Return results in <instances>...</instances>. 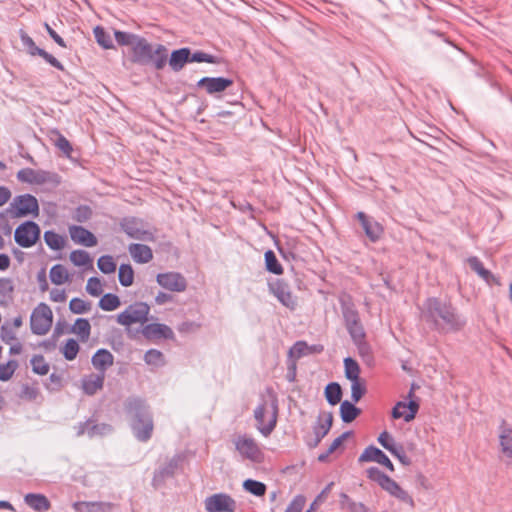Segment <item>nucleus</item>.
I'll list each match as a JSON object with an SVG mask.
<instances>
[{"label": "nucleus", "mask_w": 512, "mask_h": 512, "mask_svg": "<svg viewBox=\"0 0 512 512\" xmlns=\"http://www.w3.org/2000/svg\"><path fill=\"white\" fill-rule=\"evenodd\" d=\"M421 316L431 330L440 334L459 332L466 325L457 308L450 301L438 297H428L424 301Z\"/></svg>", "instance_id": "1"}, {"label": "nucleus", "mask_w": 512, "mask_h": 512, "mask_svg": "<svg viewBox=\"0 0 512 512\" xmlns=\"http://www.w3.org/2000/svg\"><path fill=\"white\" fill-rule=\"evenodd\" d=\"M130 427L139 442H148L153 434L154 421L149 405L139 397H129L124 404Z\"/></svg>", "instance_id": "2"}, {"label": "nucleus", "mask_w": 512, "mask_h": 512, "mask_svg": "<svg viewBox=\"0 0 512 512\" xmlns=\"http://www.w3.org/2000/svg\"><path fill=\"white\" fill-rule=\"evenodd\" d=\"M169 50L161 44L150 43L145 37L138 43L134 55H130L129 60L139 66L150 67L153 70H163L168 61Z\"/></svg>", "instance_id": "3"}, {"label": "nucleus", "mask_w": 512, "mask_h": 512, "mask_svg": "<svg viewBox=\"0 0 512 512\" xmlns=\"http://www.w3.org/2000/svg\"><path fill=\"white\" fill-rule=\"evenodd\" d=\"M367 478L376 482L384 491L401 502L414 507V500L394 479L381 471L378 467H370L366 470Z\"/></svg>", "instance_id": "4"}, {"label": "nucleus", "mask_w": 512, "mask_h": 512, "mask_svg": "<svg viewBox=\"0 0 512 512\" xmlns=\"http://www.w3.org/2000/svg\"><path fill=\"white\" fill-rule=\"evenodd\" d=\"M269 406L271 408V417L267 424L264 423L265 413L267 412L268 402L263 400L254 410V418L257 421V429L259 432L267 437L276 427L278 418V399L275 393H270Z\"/></svg>", "instance_id": "5"}, {"label": "nucleus", "mask_w": 512, "mask_h": 512, "mask_svg": "<svg viewBox=\"0 0 512 512\" xmlns=\"http://www.w3.org/2000/svg\"><path fill=\"white\" fill-rule=\"evenodd\" d=\"M333 413L321 412L312 426L313 433L304 435L303 440L309 449L316 448L329 433L333 425Z\"/></svg>", "instance_id": "6"}, {"label": "nucleus", "mask_w": 512, "mask_h": 512, "mask_svg": "<svg viewBox=\"0 0 512 512\" xmlns=\"http://www.w3.org/2000/svg\"><path fill=\"white\" fill-rule=\"evenodd\" d=\"M17 179L22 183L30 185H44L49 184L57 187L61 183V177L58 173L42 170L23 168L17 172Z\"/></svg>", "instance_id": "7"}, {"label": "nucleus", "mask_w": 512, "mask_h": 512, "mask_svg": "<svg viewBox=\"0 0 512 512\" xmlns=\"http://www.w3.org/2000/svg\"><path fill=\"white\" fill-rule=\"evenodd\" d=\"M8 212L12 218H22L28 215L37 217L39 215L38 200L29 193L15 196L9 205Z\"/></svg>", "instance_id": "8"}, {"label": "nucleus", "mask_w": 512, "mask_h": 512, "mask_svg": "<svg viewBox=\"0 0 512 512\" xmlns=\"http://www.w3.org/2000/svg\"><path fill=\"white\" fill-rule=\"evenodd\" d=\"M74 429L77 437L87 435L91 439L106 436L113 431L112 425L99 421V415L97 412H94L85 421L79 422L74 426Z\"/></svg>", "instance_id": "9"}, {"label": "nucleus", "mask_w": 512, "mask_h": 512, "mask_svg": "<svg viewBox=\"0 0 512 512\" xmlns=\"http://www.w3.org/2000/svg\"><path fill=\"white\" fill-rule=\"evenodd\" d=\"M53 324V313L46 303H40L30 317V329L35 335H45Z\"/></svg>", "instance_id": "10"}, {"label": "nucleus", "mask_w": 512, "mask_h": 512, "mask_svg": "<svg viewBox=\"0 0 512 512\" xmlns=\"http://www.w3.org/2000/svg\"><path fill=\"white\" fill-rule=\"evenodd\" d=\"M40 233L41 230L39 225L34 221L28 220L16 228L14 239L19 246L29 248L34 246L39 240Z\"/></svg>", "instance_id": "11"}, {"label": "nucleus", "mask_w": 512, "mask_h": 512, "mask_svg": "<svg viewBox=\"0 0 512 512\" xmlns=\"http://www.w3.org/2000/svg\"><path fill=\"white\" fill-rule=\"evenodd\" d=\"M235 449L239 454L254 463L262 462L264 455L256 441L246 434L238 436L234 440Z\"/></svg>", "instance_id": "12"}, {"label": "nucleus", "mask_w": 512, "mask_h": 512, "mask_svg": "<svg viewBox=\"0 0 512 512\" xmlns=\"http://www.w3.org/2000/svg\"><path fill=\"white\" fill-rule=\"evenodd\" d=\"M183 460L184 456L182 454H175L163 466L156 469L151 481L152 486L154 488H160L165 484L167 479L174 477Z\"/></svg>", "instance_id": "13"}, {"label": "nucleus", "mask_w": 512, "mask_h": 512, "mask_svg": "<svg viewBox=\"0 0 512 512\" xmlns=\"http://www.w3.org/2000/svg\"><path fill=\"white\" fill-rule=\"evenodd\" d=\"M270 293L286 308L295 310L297 306L296 298L292 295L289 284L284 279H275L268 283Z\"/></svg>", "instance_id": "14"}, {"label": "nucleus", "mask_w": 512, "mask_h": 512, "mask_svg": "<svg viewBox=\"0 0 512 512\" xmlns=\"http://www.w3.org/2000/svg\"><path fill=\"white\" fill-rule=\"evenodd\" d=\"M414 396V385H412L408 397L410 398L409 402L406 403L404 401H399L393 407L391 415L394 419L403 418L405 422H410L415 419L420 404L418 399H412Z\"/></svg>", "instance_id": "15"}, {"label": "nucleus", "mask_w": 512, "mask_h": 512, "mask_svg": "<svg viewBox=\"0 0 512 512\" xmlns=\"http://www.w3.org/2000/svg\"><path fill=\"white\" fill-rule=\"evenodd\" d=\"M207 512H234L236 501L226 493H216L207 497L204 501Z\"/></svg>", "instance_id": "16"}, {"label": "nucleus", "mask_w": 512, "mask_h": 512, "mask_svg": "<svg viewBox=\"0 0 512 512\" xmlns=\"http://www.w3.org/2000/svg\"><path fill=\"white\" fill-rule=\"evenodd\" d=\"M233 83L230 78L205 76L197 82L196 87L205 90L211 96L218 97V94L227 90Z\"/></svg>", "instance_id": "17"}, {"label": "nucleus", "mask_w": 512, "mask_h": 512, "mask_svg": "<svg viewBox=\"0 0 512 512\" xmlns=\"http://www.w3.org/2000/svg\"><path fill=\"white\" fill-rule=\"evenodd\" d=\"M156 281L164 289L173 292H183L187 288L186 278L179 272L159 273Z\"/></svg>", "instance_id": "18"}, {"label": "nucleus", "mask_w": 512, "mask_h": 512, "mask_svg": "<svg viewBox=\"0 0 512 512\" xmlns=\"http://www.w3.org/2000/svg\"><path fill=\"white\" fill-rule=\"evenodd\" d=\"M356 218L360 222L366 237L372 242H378L383 234L384 227L376 220L368 217L364 212L360 211L356 214Z\"/></svg>", "instance_id": "19"}, {"label": "nucleus", "mask_w": 512, "mask_h": 512, "mask_svg": "<svg viewBox=\"0 0 512 512\" xmlns=\"http://www.w3.org/2000/svg\"><path fill=\"white\" fill-rule=\"evenodd\" d=\"M358 461L360 463L363 462H376L382 466H384L386 469H388L390 472H394L395 468L391 460L388 458V456L378 447L374 445H369L364 449V451L361 453V455L358 458Z\"/></svg>", "instance_id": "20"}, {"label": "nucleus", "mask_w": 512, "mask_h": 512, "mask_svg": "<svg viewBox=\"0 0 512 512\" xmlns=\"http://www.w3.org/2000/svg\"><path fill=\"white\" fill-rule=\"evenodd\" d=\"M143 336L148 340L173 339V330L162 323H150L144 326L142 330Z\"/></svg>", "instance_id": "21"}, {"label": "nucleus", "mask_w": 512, "mask_h": 512, "mask_svg": "<svg viewBox=\"0 0 512 512\" xmlns=\"http://www.w3.org/2000/svg\"><path fill=\"white\" fill-rule=\"evenodd\" d=\"M338 300L341 308L344 325L360 318L359 311L356 308V305L350 294L342 293L340 294Z\"/></svg>", "instance_id": "22"}, {"label": "nucleus", "mask_w": 512, "mask_h": 512, "mask_svg": "<svg viewBox=\"0 0 512 512\" xmlns=\"http://www.w3.org/2000/svg\"><path fill=\"white\" fill-rule=\"evenodd\" d=\"M71 239L78 244L86 247L97 245V237L83 226L73 225L69 228Z\"/></svg>", "instance_id": "23"}, {"label": "nucleus", "mask_w": 512, "mask_h": 512, "mask_svg": "<svg viewBox=\"0 0 512 512\" xmlns=\"http://www.w3.org/2000/svg\"><path fill=\"white\" fill-rule=\"evenodd\" d=\"M469 267L488 285L500 284L499 279L488 269H486L482 261L477 256H470L467 259Z\"/></svg>", "instance_id": "24"}, {"label": "nucleus", "mask_w": 512, "mask_h": 512, "mask_svg": "<svg viewBox=\"0 0 512 512\" xmlns=\"http://www.w3.org/2000/svg\"><path fill=\"white\" fill-rule=\"evenodd\" d=\"M120 227L128 237L133 239L142 240L148 234L146 230L140 227L139 220L135 217H124L120 221Z\"/></svg>", "instance_id": "25"}, {"label": "nucleus", "mask_w": 512, "mask_h": 512, "mask_svg": "<svg viewBox=\"0 0 512 512\" xmlns=\"http://www.w3.org/2000/svg\"><path fill=\"white\" fill-rule=\"evenodd\" d=\"M189 47H182L179 49L173 50L170 55H168V61L170 68L174 72L181 71L186 64L189 63Z\"/></svg>", "instance_id": "26"}, {"label": "nucleus", "mask_w": 512, "mask_h": 512, "mask_svg": "<svg viewBox=\"0 0 512 512\" xmlns=\"http://www.w3.org/2000/svg\"><path fill=\"white\" fill-rule=\"evenodd\" d=\"M324 346L321 344L308 345L305 341H297L289 350L292 357L301 358L310 354H319L323 352Z\"/></svg>", "instance_id": "27"}, {"label": "nucleus", "mask_w": 512, "mask_h": 512, "mask_svg": "<svg viewBox=\"0 0 512 512\" xmlns=\"http://www.w3.org/2000/svg\"><path fill=\"white\" fill-rule=\"evenodd\" d=\"M128 251L133 260L140 264L148 263L153 258L152 249L146 244L132 243L129 245Z\"/></svg>", "instance_id": "28"}, {"label": "nucleus", "mask_w": 512, "mask_h": 512, "mask_svg": "<svg viewBox=\"0 0 512 512\" xmlns=\"http://www.w3.org/2000/svg\"><path fill=\"white\" fill-rule=\"evenodd\" d=\"M113 360L114 357L112 353L107 349L101 348L92 356L91 362L92 365L100 371L99 373L105 375V371L113 365Z\"/></svg>", "instance_id": "29"}, {"label": "nucleus", "mask_w": 512, "mask_h": 512, "mask_svg": "<svg viewBox=\"0 0 512 512\" xmlns=\"http://www.w3.org/2000/svg\"><path fill=\"white\" fill-rule=\"evenodd\" d=\"M24 502L37 512H45L51 508L50 500L40 493H28L24 496Z\"/></svg>", "instance_id": "30"}, {"label": "nucleus", "mask_w": 512, "mask_h": 512, "mask_svg": "<svg viewBox=\"0 0 512 512\" xmlns=\"http://www.w3.org/2000/svg\"><path fill=\"white\" fill-rule=\"evenodd\" d=\"M114 37L118 45L130 47V55H134L135 48L138 46V43L142 41V39L144 38L138 34L120 30L114 31Z\"/></svg>", "instance_id": "31"}, {"label": "nucleus", "mask_w": 512, "mask_h": 512, "mask_svg": "<svg viewBox=\"0 0 512 512\" xmlns=\"http://www.w3.org/2000/svg\"><path fill=\"white\" fill-rule=\"evenodd\" d=\"M500 446L502 452L508 456L512 457V428L507 424L506 420H502L500 424Z\"/></svg>", "instance_id": "32"}, {"label": "nucleus", "mask_w": 512, "mask_h": 512, "mask_svg": "<svg viewBox=\"0 0 512 512\" xmlns=\"http://www.w3.org/2000/svg\"><path fill=\"white\" fill-rule=\"evenodd\" d=\"M49 138L53 142V144L63 152V154L70 158L71 153L73 152V147L69 140L57 129H52L49 131Z\"/></svg>", "instance_id": "33"}, {"label": "nucleus", "mask_w": 512, "mask_h": 512, "mask_svg": "<svg viewBox=\"0 0 512 512\" xmlns=\"http://www.w3.org/2000/svg\"><path fill=\"white\" fill-rule=\"evenodd\" d=\"M134 323H145L148 321L150 306L146 302H136L127 307Z\"/></svg>", "instance_id": "34"}, {"label": "nucleus", "mask_w": 512, "mask_h": 512, "mask_svg": "<svg viewBox=\"0 0 512 512\" xmlns=\"http://www.w3.org/2000/svg\"><path fill=\"white\" fill-rule=\"evenodd\" d=\"M70 333H74L82 342L88 341L91 334V325L86 318H77L75 323L69 329Z\"/></svg>", "instance_id": "35"}, {"label": "nucleus", "mask_w": 512, "mask_h": 512, "mask_svg": "<svg viewBox=\"0 0 512 512\" xmlns=\"http://www.w3.org/2000/svg\"><path fill=\"white\" fill-rule=\"evenodd\" d=\"M339 410L344 423H351L361 414V409L356 407L354 402L348 400L341 402Z\"/></svg>", "instance_id": "36"}, {"label": "nucleus", "mask_w": 512, "mask_h": 512, "mask_svg": "<svg viewBox=\"0 0 512 512\" xmlns=\"http://www.w3.org/2000/svg\"><path fill=\"white\" fill-rule=\"evenodd\" d=\"M105 375L103 373L91 374L83 382V389L86 394L94 395L103 388Z\"/></svg>", "instance_id": "37"}, {"label": "nucleus", "mask_w": 512, "mask_h": 512, "mask_svg": "<svg viewBox=\"0 0 512 512\" xmlns=\"http://www.w3.org/2000/svg\"><path fill=\"white\" fill-rule=\"evenodd\" d=\"M264 263L267 272L281 275L284 272L283 266L278 261L273 250L269 249L264 253Z\"/></svg>", "instance_id": "38"}, {"label": "nucleus", "mask_w": 512, "mask_h": 512, "mask_svg": "<svg viewBox=\"0 0 512 512\" xmlns=\"http://www.w3.org/2000/svg\"><path fill=\"white\" fill-rule=\"evenodd\" d=\"M324 395L327 400V402L334 406L338 404L341 401L343 392L342 388L339 383L337 382H330L326 385L324 390Z\"/></svg>", "instance_id": "39"}, {"label": "nucleus", "mask_w": 512, "mask_h": 512, "mask_svg": "<svg viewBox=\"0 0 512 512\" xmlns=\"http://www.w3.org/2000/svg\"><path fill=\"white\" fill-rule=\"evenodd\" d=\"M353 434V431H345L340 436L335 438L325 452L318 455V461L324 463L328 460V457L334 453L349 436Z\"/></svg>", "instance_id": "40"}, {"label": "nucleus", "mask_w": 512, "mask_h": 512, "mask_svg": "<svg viewBox=\"0 0 512 512\" xmlns=\"http://www.w3.org/2000/svg\"><path fill=\"white\" fill-rule=\"evenodd\" d=\"M189 63H210V64H218L220 62V58L206 53L202 50H196L195 52H192L189 48Z\"/></svg>", "instance_id": "41"}, {"label": "nucleus", "mask_w": 512, "mask_h": 512, "mask_svg": "<svg viewBox=\"0 0 512 512\" xmlns=\"http://www.w3.org/2000/svg\"><path fill=\"white\" fill-rule=\"evenodd\" d=\"M70 260L75 266L93 267V260L85 250L77 249L70 253Z\"/></svg>", "instance_id": "42"}, {"label": "nucleus", "mask_w": 512, "mask_h": 512, "mask_svg": "<svg viewBox=\"0 0 512 512\" xmlns=\"http://www.w3.org/2000/svg\"><path fill=\"white\" fill-rule=\"evenodd\" d=\"M360 366L358 362L351 358L347 357L344 359V372L345 377L350 381L360 380Z\"/></svg>", "instance_id": "43"}, {"label": "nucleus", "mask_w": 512, "mask_h": 512, "mask_svg": "<svg viewBox=\"0 0 512 512\" xmlns=\"http://www.w3.org/2000/svg\"><path fill=\"white\" fill-rule=\"evenodd\" d=\"M121 305L120 298L113 293L104 294L99 302L98 306L104 311H114Z\"/></svg>", "instance_id": "44"}, {"label": "nucleus", "mask_w": 512, "mask_h": 512, "mask_svg": "<svg viewBox=\"0 0 512 512\" xmlns=\"http://www.w3.org/2000/svg\"><path fill=\"white\" fill-rule=\"evenodd\" d=\"M243 489L254 496L262 497L265 495L267 486L265 483L254 480V479H246L243 482Z\"/></svg>", "instance_id": "45"}, {"label": "nucleus", "mask_w": 512, "mask_h": 512, "mask_svg": "<svg viewBox=\"0 0 512 512\" xmlns=\"http://www.w3.org/2000/svg\"><path fill=\"white\" fill-rule=\"evenodd\" d=\"M44 241L52 250H61L65 245V239L53 230L45 231Z\"/></svg>", "instance_id": "46"}, {"label": "nucleus", "mask_w": 512, "mask_h": 512, "mask_svg": "<svg viewBox=\"0 0 512 512\" xmlns=\"http://www.w3.org/2000/svg\"><path fill=\"white\" fill-rule=\"evenodd\" d=\"M14 291L13 281L10 278H0V305L6 306Z\"/></svg>", "instance_id": "47"}, {"label": "nucleus", "mask_w": 512, "mask_h": 512, "mask_svg": "<svg viewBox=\"0 0 512 512\" xmlns=\"http://www.w3.org/2000/svg\"><path fill=\"white\" fill-rule=\"evenodd\" d=\"M118 279L122 286L129 287L134 282V270L130 264L122 263L118 271Z\"/></svg>", "instance_id": "48"}, {"label": "nucleus", "mask_w": 512, "mask_h": 512, "mask_svg": "<svg viewBox=\"0 0 512 512\" xmlns=\"http://www.w3.org/2000/svg\"><path fill=\"white\" fill-rule=\"evenodd\" d=\"M49 277L52 283L61 285L69 279V274L63 265L56 264L50 269Z\"/></svg>", "instance_id": "49"}, {"label": "nucleus", "mask_w": 512, "mask_h": 512, "mask_svg": "<svg viewBox=\"0 0 512 512\" xmlns=\"http://www.w3.org/2000/svg\"><path fill=\"white\" fill-rule=\"evenodd\" d=\"M96 42L103 49H113L114 44L109 33L101 26H96L93 30Z\"/></svg>", "instance_id": "50"}, {"label": "nucleus", "mask_w": 512, "mask_h": 512, "mask_svg": "<svg viewBox=\"0 0 512 512\" xmlns=\"http://www.w3.org/2000/svg\"><path fill=\"white\" fill-rule=\"evenodd\" d=\"M345 327L352 340L366 338V332L361 322V318L347 323Z\"/></svg>", "instance_id": "51"}, {"label": "nucleus", "mask_w": 512, "mask_h": 512, "mask_svg": "<svg viewBox=\"0 0 512 512\" xmlns=\"http://www.w3.org/2000/svg\"><path fill=\"white\" fill-rule=\"evenodd\" d=\"M32 371L38 375H46L49 372L50 366L45 361L43 355H34L30 360Z\"/></svg>", "instance_id": "52"}, {"label": "nucleus", "mask_w": 512, "mask_h": 512, "mask_svg": "<svg viewBox=\"0 0 512 512\" xmlns=\"http://www.w3.org/2000/svg\"><path fill=\"white\" fill-rule=\"evenodd\" d=\"M79 350L80 346L78 342L75 339L70 338L64 344L62 348V353L66 360L72 361L77 357Z\"/></svg>", "instance_id": "53"}, {"label": "nucleus", "mask_w": 512, "mask_h": 512, "mask_svg": "<svg viewBox=\"0 0 512 512\" xmlns=\"http://www.w3.org/2000/svg\"><path fill=\"white\" fill-rule=\"evenodd\" d=\"M97 266L104 274L114 273L116 270V262L110 255H102L98 258Z\"/></svg>", "instance_id": "54"}, {"label": "nucleus", "mask_w": 512, "mask_h": 512, "mask_svg": "<svg viewBox=\"0 0 512 512\" xmlns=\"http://www.w3.org/2000/svg\"><path fill=\"white\" fill-rule=\"evenodd\" d=\"M91 309V303L79 297H74L69 302V310L74 314H83Z\"/></svg>", "instance_id": "55"}, {"label": "nucleus", "mask_w": 512, "mask_h": 512, "mask_svg": "<svg viewBox=\"0 0 512 512\" xmlns=\"http://www.w3.org/2000/svg\"><path fill=\"white\" fill-rule=\"evenodd\" d=\"M366 392L367 389L364 380L351 381V399L354 403L359 402Z\"/></svg>", "instance_id": "56"}, {"label": "nucleus", "mask_w": 512, "mask_h": 512, "mask_svg": "<svg viewBox=\"0 0 512 512\" xmlns=\"http://www.w3.org/2000/svg\"><path fill=\"white\" fill-rule=\"evenodd\" d=\"M18 368V362L16 360H9L5 364H0V381L6 382L10 380Z\"/></svg>", "instance_id": "57"}, {"label": "nucleus", "mask_w": 512, "mask_h": 512, "mask_svg": "<svg viewBox=\"0 0 512 512\" xmlns=\"http://www.w3.org/2000/svg\"><path fill=\"white\" fill-rule=\"evenodd\" d=\"M144 361L156 367L163 366L165 363L163 353L157 349L148 350L144 355Z\"/></svg>", "instance_id": "58"}, {"label": "nucleus", "mask_w": 512, "mask_h": 512, "mask_svg": "<svg viewBox=\"0 0 512 512\" xmlns=\"http://www.w3.org/2000/svg\"><path fill=\"white\" fill-rule=\"evenodd\" d=\"M356 345L359 355L367 362L373 359L372 350L370 344L366 341V338L352 340Z\"/></svg>", "instance_id": "59"}, {"label": "nucleus", "mask_w": 512, "mask_h": 512, "mask_svg": "<svg viewBox=\"0 0 512 512\" xmlns=\"http://www.w3.org/2000/svg\"><path fill=\"white\" fill-rule=\"evenodd\" d=\"M92 216V209L88 205H79L73 212L72 218L76 222L84 223Z\"/></svg>", "instance_id": "60"}, {"label": "nucleus", "mask_w": 512, "mask_h": 512, "mask_svg": "<svg viewBox=\"0 0 512 512\" xmlns=\"http://www.w3.org/2000/svg\"><path fill=\"white\" fill-rule=\"evenodd\" d=\"M20 39H21L22 44L27 48L30 55H32V56L38 55L39 56L40 50H43V49L39 48L35 44L34 40L24 30H20Z\"/></svg>", "instance_id": "61"}, {"label": "nucleus", "mask_w": 512, "mask_h": 512, "mask_svg": "<svg viewBox=\"0 0 512 512\" xmlns=\"http://www.w3.org/2000/svg\"><path fill=\"white\" fill-rule=\"evenodd\" d=\"M377 441L384 449H386L390 453L392 452V449H394L399 444L395 441L394 437L386 430L380 433V435L377 438Z\"/></svg>", "instance_id": "62"}, {"label": "nucleus", "mask_w": 512, "mask_h": 512, "mask_svg": "<svg viewBox=\"0 0 512 512\" xmlns=\"http://www.w3.org/2000/svg\"><path fill=\"white\" fill-rule=\"evenodd\" d=\"M86 291L91 296L97 297L102 293V284L98 277H91L88 279Z\"/></svg>", "instance_id": "63"}, {"label": "nucleus", "mask_w": 512, "mask_h": 512, "mask_svg": "<svg viewBox=\"0 0 512 512\" xmlns=\"http://www.w3.org/2000/svg\"><path fill=\"white\" fill-rule=\"evenodd\" d=\"M306 499L303 495H296L284 512H301Z\"/></svg>", "instance_id": "64"}]
</instances>
